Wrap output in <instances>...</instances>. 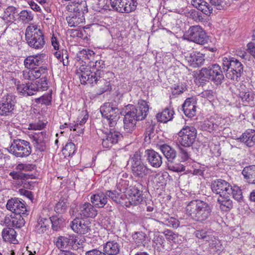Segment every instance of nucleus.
Listing matches in <instances>:
<instances>
[{
    "instance_id": "nucleus-1",
    "label": "nucleus",
    "mask_w": 255,
    "mask_h": 255,
    "mask_svg": "<svg viewBox=\"0 0 255 255\" xmlns=\"http://www.w3.org/2000/svg\"><path fill=\"white\" fill-rule=\"evenodd\" d=\"M186 214L194 221L203 223L212 216V208L208 203L201 200H193L187 205Z\"/></svg>"
},
{
    "instance_id": "nucleus-2",
    "label": "nucleus",
    "mask_w": 255,
    "mask_h": 255,
    "mask_svg": "<svg viewBox=\"0 0 255 255\" xmlns=\"http://www.w3.org/2000/svg\"><path fill=\"white\" fill-rule=\"evenodd\" d=\"M224 76L221 66L218 64H212L200 70L198 81L200 85L203 86L207 82L212 81L215 85H220L223 82Z\"/></svg>"
},
{
    "instance_id": "nucleus-3",
    "label": "nucleus",
    "mask_w": 255,
    "mask_h": 255,
    "mask_svg": "<svg viewBox=\"0 0 255 255\" xmlns=\"http://www.w3.org/2000/svg\"><path fill=\"white\" fill-rule=\"evenodd\" d=\"M25 39L28 45L35 49H41L45 44L44 35L42 31L35 25H30L26 28Z\"/></svg>"
},
{
    "instance_id": "nucleus-4",
    "label": "nucleus",
    "mask_w": 255,
    "mask_h": 255,
    "mask_svg": "<svg viewBox=\"0 0 255 255\" xmlns=\"http://www.w3.org/2000/svg\"><path fill=\"white\" fill-rule=\"evenodd\" d=\"M85 1H81L80 3L78 2H74L67 5V10L72 12L69 16L66 17L69 26L76 27L83 22L84 20V10H85L83 8H85Z\"/></svg>"
},
{
    "instance_id": "nucleus-5",
    "label": "nucleus",
    "mask_w": 255,
    "mask_h": 255,
    "mask_svg": "<svg viewBox=\"0 0 255 255\" xmlns=\"http://www.w3.org/2000/svg\"><path fill=\"white\" fill-rule=\"evenodd\" d=\"M223 69L226 71V77L232 80H237L243 72V65L238 60L234 58L224 57L222 58Z\"/></svg>"
},
{
    "instance_id": "nucleus-6",
    "label": "nucleus",
    "mask_w": 255,
    "mask_h": 255,
    "mask_svg": "<svg viewBox=\"0 0 255 255\" xmlns=\"http://www.w3.org/2000/svg\"><path fill=\"white\" fill-rule=\"evenodd\" d=\"M48 88L47 79L41 78L35 83H28L17 85L18 92L23 96H30L37 92L44 91Z\"/></svg>"
},
{
    "instance_id": "nucleus-7",
    "label": "nucleus",
    "mask_w": 255,
    "mask_h": 255,
    "mask_svg": "<svg viewBox=\"0 0 255 255\" xmlns=\"http://www.w3.org/2000/svg\"><path fill=\"white\" fill-rule=\"evenodd\" d=\"M100 112L104 119V122L107 123L110 128H115L120 118L118 109L111 103H107L100 108Z\"/></svg>"
},
{
    "instance_id": "nucleus-8",
    "label": "nucleus",
    "mask_w": 255,
    "mask_h": 255,
    "mask_svg": "<svg viewBox=\"0 0 255 255\" xmlns=\"http://www.w3.org/2000/svg\"><path fill=\"white\" fill-rule=\"evenodd\" d=\"M131 169L133 175L138 179L144 178L151 173V170L142 162L137 154H135L131 158Z\"/></svg>"
},
{
    "instance_id": "nucleus-9",
    "label": "nucleus",
    "mask_w": 255,
    "mask_h": 255,
    "mask_svg": "<svg viewBox=\"0 0 255 255\" xmlns=\"http://www.w3.org/2000/svg\"><path fill=\"white\" fill-rule=\"evenodd\" d=\"M8 151L17 157H26L31 152L29 142L22 139H15L11 143Z\"/></svg>"
},
{
    "instance_id": "nucleus-10",
    "label": "nucleus",
    "mask_w": 255,
    "mask_h": 255,
    "mask_svg": "<svg viewBox=\"0 0 255 255\" xmlns=\"http://www.w3.org/2000/svg\"><path fill=\"white\" fill-rule=\"evenodd\" d=\"M148 110L149 108L146 102L140 100L139 101L137 107L131 105L127 106L126 113L134 118L136 121H141L146 117Z\"/></svg>"
},
{
    "instance_id": "nucleus-11",
    "label": "nucleus",
    "mask_w": 255,
    "mask_h": 255,
    "mask_svg": "<svg viewBox=\"0 0 255 255\" xmlns=\"http://www.w3.org/2000/svg\"><path fill=\"white\" fill-rule=\"evenodd\" d=\"M197 135L196 128L187 126L182 128L178 133L179 143L185 147H189L193 143Z\"/></svg>"
},
{
    "instance_id": "nucleus-12",
    "label": "nucleus",
    "mask_w": 255,
    "mask_h": 255,
    "mask_svg": "<svg viewBox=\"0 0 255 255\" xmlns=\"http://www.w3.org/2000/svg\"><path fill=\"white\" fill-rule=\"evenodd\" d=\"M112 7L118 12L129 13L137 6V0H110Z\"/></svg>"
},
{
    "instance_id": "nucleus-13",
    "label": "nucleus",
    "mask_w": 255,
    "mask_h": 255,
    "mask_svg": "<svg viewBox=\"0 0 255 255\" xmlns=\"http://www.w3.org/2000/svg\"><path fill=\"white\" fill-rule=\"evenodd\" d=\"M186 36L187 39L199 44L203 45L207 42L206 33L200 25L190 26Z\"/></svg>"
},
{
    "instance_id": "nucleus-14",
    "label": "nucleus",
    "mask_w": 255,
    "mask_h": 255,
    "mask_svg": "<svg viewBox=\"0 0 255 255\" xmlns=\"http://www.w3.org/2000/svg\"><path fill=\"white\" fill-rule=\"evenodd\" d=\"M101 74L100 71L92 72L89 68L84 66H81L77 73L82 84H85L87 82L93 84L96 81V78L100 77Z\"/></svg>"
},
{
    "instance_id": "nucleus-15",
    "label": "nucleus",
    "mask_w": 255,
    "mask_h": 255,
    "mask_svg": "<svg viewBox=\"0 0 255 255\" xmlns=\"http://www.w3.org/2000/svg\"><path fill=\"white\" fill-rule=\"evenodd\" d=\"M47 73V69L46 67L40 66L38 68H26L22 72V77L25 80L33 81L42 78L46 79Z\"/></svg>"
},
{
    "instance_id": "nucleus-16",
    "label": "nucleus",
    "mask_w": 255,
    "mask_h": 255,
    "mask_svg": "<svg viewBox=\"0 0 255 255\" xmlns=\"http://www.w3.org/2000/svg\"><path fill=\"white\" fill-rule=\"evenodd\" d=\"M212 191L219 194L220 196L230 195L232 186L230 183L223 179H218L214 181L211 184Z\"/></svg>"
},
{
    "instance_id": "nucleus-17",
    "label": "nucleus",
    "mask_w": 255,
    "mask_h": 255,
    "mask_svg": "<svg viewBox=\"0 0 255 255\" xmlns=\"http://www.w3.org/2000/svg\"><path fill=\"white\" fill-rule=\"evenodd\" d=\"M70 227L74 232L85 234L91 230V223L89 220L76 218L71 222Z\"/></svg>"
},
{
    "instance_id": "nucleus-18",
    "label": "nucleus",
    "mask_w": 255,
    "mask_h": 255,
    "mask_svg": "<svg viewBox=\"0 0 255 255\" xmlns=\"http://www.w3.org/2000/svg\"><path fill=\"white\" fill-rule=\"evenodd\" d=\"M15 106L14 98L11 95L4 96L0 102V115L9 116L12 113Z\"/></svg>"
},
{
    "instance_id": "nucleus-19",
    "label": "nucleus",
    "mask_w": 255,
    "mask_h": 255,
    "mask_svg": "<svg viewBox=\"0 0 255 255\" xmlns=\"http://www.w3.org/2000/svg\"><path fill=\"white\" fill-rule=\"evenodd\" d=\"M6 209L14 214H26L27 210L25 204L17 198L9 199L6 205Z\"/></svg>"
},
{
    "instance_id": "nucleus-20",
    "label": "nucleus",
    "mask_w": 255,
    "mask_h": 255,
    "mask_svg": "<svg viewBox=\"0 0 255 255\" xmlns=\"http://www.w3.org/2000/svg\"><path fill=\"white\" fill-rule=\"evenodd\" d=\"M35 148L40 151H43L46 149V143L49 138L48 135L45 131L34 132L31 137Z\"/></svg>"
},
{
    "instance_id": "nucleus-21",
    "label": "nucleus",
    "mask_w": 255,
    "mask_h": 255,
    "mask_svg": "<svg viewBox=\"0 0 255 255\" xmlns=\"http://www.w3.org/2000/svg\"><path fill=\"white\" fill-rule=\"evenodd\" d=\"M77 212L81 218H94L98 214L96 207L89 202L80 204Z\"/></svg>"
},
{
    "instance_id": "nucleus-22",
    "label": "nucleus",
    "mask_w": 255,
    "mask_h": 255,
    "mask_svg": "<svg viewBox=\"0 0 255 255\" xmlns=\"http://www.w3.org/2000/svg\"><path fill=\"white\" fill-rule=\"evenodd\" d=\"M160 149L167 159L168 169L173 172L175 171V164L174 163L175 152L174 150L167 144L161 145Z\"/></svg>"
},
{
    "instance_id": "nucleus-23",
    "label": "nucleus",
    "mask_w": 255,
    "mask_h": 255,
    "mask_svg": "<svg viewBox=\"0 0 255 255\" xmlns=\"http://www.w3.org/2000/svg\"><path fill=\"white\" fill-rule=\"evenodd\" d=\"M185 58L190 66L193 68H198L202 66L205 60L204 55L197 51L191 53L189 56H186Z\"/></svg>"
},
{
    "instance_id": "nucleus-24",
    "label": "nucleus",
    "mask_w": 255,
    "mask_h": 255,
    "mask_svg": "<svg viewBox=\"0 0 255 255\" xmlns=\"http://www.w3.org/2000/svg\"><path fill=\"white\" fill-rule=\"evenodd\" d=\"M146 160L153 167H159L162 163V158L160 154L152 149H147L145 151Z\"/></svg>"
},
{
    "instance_id": "nucleus-25",
    "label": "nucleus",
    "mask_w": 255,
    "mask_h": 255,
    "mask_svg": "<svg viewBox=\"0 0 255 255\" xmlns=\"http://www.w3.org/2000/svg\"><path fill=\"white\" fill-rule=\"evenodd\" d=\"M115 128H111L110 132L107 135L106 138L102 139V145L104 147L109 148L113 144L118 142L121 137V134L119 132L113 130Z\"/></svg>"
},
{
    "instance_id": "nucleus-26",
    "label": "nucleus",
    "mask_w": 255,
    "mask_h": 255,
    "mask_svg": "<svg viewBox=\"0 0 255 255\" xmlns=\"http://www.w3.org/2000/svg\"><path fill=\"white\" fill-rule=\"evenodd\" d=\"M43 54L30 55L27 57L24 61V65L26 68H37V66L42 65L43 62Z\"/></svg>"
},
{
    "instance_id": "nucleus-27",
    "label": "nucleus",
    "mask_w": 255,
    "mask_h": 255,
    "mask_svg": "<svg viewBox=\"0 0 255 255\" xmlns=\"http://www.w3.org/2000/svg\"><path fill=\"white\" fill-rule=\"evenodd\" d=\"M142 191L137 187H131L127 192L128 198L130 203L137 205L141 203L143 200Z\"/></svg>"
},
{
    "instance_id": "nucleus-28",
    "label": "nucleus",
    "mask_w": 255,
    "mask_h": 255,
    "mask_svg": "<svg viewBox=\"0 0 255 255\" xmlns=\"http://www.w3.org/2000/svg\"><path fill=\"white\" fill-rule=\"evenodd\" d=\"M90 201L95 207L103 208L107 203L108 198L105 192H98L90 196Z\"/></svg>"
},
{
    "instance_id": "nucleus-29",
    "label": "nucleus",
    "mask_w": 255,
    "mask_h": 255,
    "mask_svg": "<svg viewBox=\"0 0 255 255\" xmlns=\"http://www.w3.org/2000/svg\"><path fill=\"white\" fill-rule=\"evenodd\" d=\"M237 139L244 142L247 146L253 147L255 144V130L247 129Z\"/></svg>"
},
{
    "instance_id": "nucleus-30",
    "label": "nucleus",
    "mask_w": 255,
    "mask_h": 255,
    "mask_svg": "<svg viewBox=\"0 0 255 255\" xmlns=\"http://www.w3.org/2000/svg\"><path fill=\"white\" fill-rule=\"evenodd\" d=\"M95 83L97 85L98 88V94L101 95L106 91H110L112 88L110 80H107L105 78V74L96 78Z\"/></svg>"
},
{
    "instance_id": "nucleus-31",
    "label": "nucleus",
    "mask_w": 255,
    "mask_h": 255,
    "mask_svg": "<svg viewBox=\"0 0 255 255\" xmlns=\"http://www.w3.org/2000/svg\"><path fill=\"white\" fill-rule=\"evenodd\" d=\"M5 223L8 226L19 228L24 225L25 221L21 214H15L14 216L11 215L9 217L5 218Z\"/></svg>"
},
{
    "instance_id": "nucleus-32",
    "label": "nucleus",
    "mask_w": 255,
    "mask_h": 255,
    "mask_svg": "<svg viewBox=\"0 0 255 255\" xmlns=\"http://www.w3.org/2000/svg\"><path fill=\"white\" fill-rule=\"evenodd\" d=\"M119 252V244L115 241H109L104 245V253L106 255H117Z\"/></svg>"
},
{
    "instance_id": "nucleus-33",
    "label": "nucleus",
    "mask_w": 255,
    "mask_h": 255,
    "mask_svg": "<svg viewBox=\"0 0 255 255\" xmlns=\"http://www.w3.org/2000/svg\"><path fill=\"white\" fill-rule=\"evenodd\" d=\"M136 121L130 115L126 113L124 119V129L126 132L131 133L135 128Z\"/></svg>"
},
{
    "instance_id": "nucleus-34",
    "label": "nucleus",
    "mask_w": 255,
    "mask_h": 255,
    "mask_svg": "<svg viewBox=\"0 0 255 255\" xmlns=\"http://www.w3.org/2000/svg\"><path fill=\"white\" fill-rule=\"evenodd\" d=\"M217 201L222 211H228L233 207V202L230 199V195L220 196Z\"/></svg>"
},
{
    "instance_id": "nucleus-35",
    "label": "nucleus",
    "mask_w": 255,
    "mask_h": 255,
    "mask_svg": "<svg viewBox=\"0 0 255 255\" xmlns=\"http://www.w3.org/2000/svg\"><path fill=\"white\" fill-rule=\"evenodd\" d=\"M242 174L248 182L255 184V165L245 167Z\"/></svg>"
},
{
    "instance_id": "nucleus-36",
    "label": "nucleus",
    "mask_w": 255,
    "mask_h": 255,
    "mask_svg": "<svg viewBox=\"0 0 255 255\" xmlns=\"http://www.w3.org/2000/svg\"><path fill=\"white\" fill-rule=\"evenodd\" d=\"M17 14L18 15L17 9L14 6H9L5 9L2 18L9 22H12L16 20Z\"/></svg>"
},
{
    "instance_id": "nucleus-37",
    "label": "nucleus",
    "mask_w": 255,
    "mask_h": 255,
    "mask_svg": "<svg viewBox=\"0 0 255 255\" xmlns=\"http://www.w3.org/2000/svg\"><path fill=\"white\" fill-rule=\"evenodd\" d=\"M174 114L173 110L165 109L162 112L157 114L156 119L159 122L166 123L173 119Z\"/></svg>"
},
{
    "instance_id": "nucleus-38",
    "label": "nucleus",
    "mask_w": 255,
    "mask_h": 255,
    "mask_svg": "<svg viewBox=\"0 0 255 255\" xmlns=\"http://www.w3.org/2000/svg\"><path fill=\"white\" fill-rule=\"evenodd\" d=\"M68 242V250H77L83 247L82 242L78 240V237L74 234L67 235Z\"/></svg>"
},
{
    "instance_id": "nucleus-39",
    "label": "nucleus",
    "mask_w": 255,
    "mask_h": 255,
    "mask_svg": "<svg viewBox=\"0 0 255 255\" xmlns=\"http://www.w3.org/2000/svg\"><path fill=\"white\" fill-rule=\"evenodd\" d=\"M2 236L5 242L15 244L16 232L12 228H7L4 229L2 232Z\"/></svg>"
},
{
    "instance_id": "nucleus-40",
    "label": "nucleus",
    "mask_w": 255,
    "mask_h": 255,
    "mask_svg": "<svg viewBox=\"0 0 255 255\" xmlns=\"http://www.w3.org/2000/svg\"><path fill=\"white\" fill-rule=\"evenodd\" d=\"M182 109L185 116L189 118H192L196 115V106L189 101H185Z\"/></svg>"
},
{
    "instance_id": "nucleus-41",
    "label": "nucleus",
    "mask_w": 255,
    "mask_h": 255,
    "mask_svg": "<svg viewBox=\"0 0 255 255\" xmlns=\"http://www.w3.org/2000/svg\"><path fill=\"white\" fill-rule=\"evenodd\" d=\"M18 20L23 24H26L32 21L34 15L32 11L28 10H22L18 13Z\"/></svg>"
},
{
    "instance_id": "nucleus-42",
    "label": "nucleus",
    "mask_w": 255,
    "mask_h": 255,
    "mask_svg": "<svg viewBox=\"0 0 255 255\" xmlns=\"http://www.w3.org/2000/svg\"><path fill=\"white\" fill-rule=\"evenodd\" d=\"M50 221L47 218H40L35 225V231L39 234L44 233L48 228Z\"/></svg>"
},
{
    "instance_id": "nucleus-43",
    "label": "nucleus",
    "mask_w": 255,
    "mask_h": 255,
    "mask_svg": "<svg viewBox=\"0 0 255 255\" xmlns=\"http://www.w3.org/2000/svg\"><path fill=\"white\" fill-rule=\"evenodd\" d=\"M214 121L215 119L214 118H210L209 120H205L203 122L201 123V129L209 132L216 130L218 127V125Z\"/></svg>"
},
{
    "instance_id": "nucleus-44",
    "label": "nucleus",
    "mask_w": 255,
    "mask_h": 255,
    "mask_svg": "<svg viewBox=\"0 0 255 255\" xmlns=\"http://www.w3.org/2000/svg\"><path fill=\"white\" fill-rule=\"evenodd\" d=\"M132 239L134 243L137 246H145L147 239V236L145 233L142 232H136L132 235Z\"/></svg>"
},
{
    "instance_id": "nucleus-45",
    "label": "nucleus",
    "mask_w": 255,
    "mask_h": 255,
    "mask_svg": "<svg viewBox=\"0 0 255 255\" xmlns=\"http://www.w3.org/2000/svg\"><path fill=\"white\" fill-rule=\"evenodd\" d=\"M55 243L57 248L60 250V252L69 251L67 235L58 237L56 238Z\"/></svg>"
},
{
    "instance_id": "nucleus-46",
    "label": "nucleus",
    "mask_w": 255,
    "mask_h": 255,
    "mask_svg": "<svg viewBox=\"0 0 255 255\" xmlns=\"http://www.w3.org/2000/svg\"><path fill=\"white\" fill-rule=\"evenodd\" d=\"M9 175L13 180L18 182V184H23L24 180L29 178L30 177L28 174L14 171L10 172Z\"/></svg>"
},
{
    "instance_id": "nucleus-47",
    "label": "nucleus",
    "mask_w": 255,
    "mask_h": 255,
    "mask_svg": "<svg viewBox=\"0 0 255 255\" xmlns=\"http://www.w3.org/2000/svg\"><path fill=\"white\" fill-rule=\"evenodd\" d=\"M52 99V92L48 93L47 94L43 95L38 98L35 99V102L37 104L49 105L51 104Z\"/></svg>"
},
{
    "instance_id": "nucleus-48",
    "label": "nucleus",
    "mask_w": 255,
    "mask_h": 255,
    "mask_svg": "<svg viewBox=\"0 0 255 255\" xmlns=\"http://www.w3.org/2000/svg\"><path fill=\"white\" fill-rule=\"evenodd\" d=\"M231 190L230 192V196L232 194L233 197L238 202H241L243 200L242 192L239 187L237 186H232Z\"/></svg>"
},
{
    "instance_id": "nucleus-49",
    "label": "nucleus",
    "mask_w": 255,
    "mask_h": 255,
    "mask_svg": "<svg viewBox=\"0 0 255 255\" xmlns=\"http://www.w3.org/2000/svg\"><path fill=\"white\" fill-rule=\"evenodd\" d=\"M239 95L242 101L244 102L249 103L251 101H253L254 99V94L248 90L240 91Z\"/></svg>"
},
{
    "instance_id": "nucleus-50",
    "label": "nucleus",
    "mask_w": 255,
    "mask_h": 255,
    "mask_svg": "<svg viewBox=\"0 0 255 255\" xmlns=\"http://www.w3.org/2000/svg\"><path fill=\"white\" fill-rule=\"evenodd\" d=\"M210 3L218 10L223 9L229 4L226 0H210Z\"/></svg>"
},
{
    "instance_id": "nucleus-51",
    "label": "nucleus",
    "mask_w": 255,
    "mask_h": 255,
    "mask_svg": "<svg viewBox=\"0 0 255 255\" xmlns=\"http://www.w3.org/2000/svg\"><path fill=\"white\" fill-rule=\"evenodd\" d=\"M213 6L211 3L204 1L200 6L199 10L206 15H210L213 11Z\"/></svg>"
},
{
    "instance_id": "nucleus-52",
    "label": "nucleus",
    "mask_w": 255,
    "mask_h": 255,
    "mask_svg": "<svg viewBox=\"0 0 255 255\" xmlns=\"http://www.w3.org/2000/svg\"><path fill=\"white\" fill-rule=\"evenodd\" d=\"M63 151L66 156L73 155L75 151V144L72 142H67L63 148Z\"/></svg>"
},
{
    "instance_id": "nucleus-53",
    "label": "nucleus",
    "mask_w": 255,
    "mask_h": 255,
    "mask_svg": "<svg viewBox=\"0 0 255 255\" xmlns=\"http://www.w3.org/2000/svg\"><path fill=\"white\" fill-rule=\"evenodd\" d=\"M107 198H110L113 201L118 203L120 201V193L116 191L107 190L105 192Z\"/></svg>"
},
{
    "instance_id": "nucleus-54",
    "label": "nucleus",
    "mask_w": 255,
    "mask_h": 255,
    "mask_svg": "<svg viewBox=\"0 0 255 255\" xmlns=\"http://www.w3.org/2000/svg\"><path fill=\"white\" fill-rule=\"evenodd\" d=\"M90 66L91 67L95 68L96 69V71H100L102 73L100 74V76H103L104 75V72L103 70H102V69L105 67V62L103 60H97L93 65L91 64Z\"/></svg>"
},
{
    "instance_id": "nucleus-55",
    "label": "nucleus",
    "mask_w": 255,
    "mask_h": 255,
    "mask_svg": "<svg viewBox=\"0 0 255 255\" xmlns=\"http://www.w3.org/2000/svg\"><path fill=\"white\" fill-rule=\"evenodd\" d=\"M67 207L66 203L64 200H60L55 207V211L59 214H62L65 212Z\"/></svg>"
},
{
    "instance_id": "nucleus-56",
    "label": "nucleus",
    "mask_w": 255,
    "mask_h": 255,
    "mask_svg": "<svg viewBox=\"0 0 255 255\" xmlns=\"http://www.w3.org/2000/svg\"><path fill=\"white\" fill-rule=\"evenodd\" d=\"M209 245L210 248L216 251H220L222 249V245L220 241L216 237H215L214 239L211 241L209 244Z\"/></svg>"
},
{
    "instance_id": "nucleus-57",
    "label": "nucleus",
    "mask_w": 255,
    "mask_h": 255,
    "mask_svg": "<svg viewBox=\"0 0 255 255\" xmlns=\"http://www.w3.org/2000/svg\"><path fill=\"white\" fill-rule=\"evenodd\" d=\"M190 17L196 22L201 21L203 19L202 14L196 10L190 11Z\"/></svg>"
},
{
    "instance_id": "nucleus-58",
    "label": "nucleus",
    "mask_w": 255,
    "mask_h": 255,
    "mask_svg": "<svg viewBox=\"0 0 255 255\" xmlns=\"http://www.w3.org/2000/svg\"><path fill=\"white\" fill-rule=\"evenodd\" d=\"M48 219L50 221V224H52V228L53 230L57 231L60 228V222H61V220L54 217L50 218Z\"/></svg>"
},
{
    "instance_id": "nucleus-59",
    "label": "nucleus",
    "mask_w": 255,
    "mask_h": 255,
    "mask_svg": "<svg viewBox=\"0 0 255 255\" xmlns=\"http://www.w3.org/2000/svg\"><path fill=\"white\" fill-rule=\"evenodd\" d=\"M95 54L94 52L90 49H83L80 52L79 56L82 57V58L90 59L91 57L93 56Z\"/></svg>"
},
{
    "instance_id": "nucleus-60",
    "label": "nucleus",
    "mask_w": 255,
    "mask_h": 255,
    "mask_svg": "<svg viewBox=\"0 0 255 255\" xmlns=\"http://www.w3.org/2000/svg\"><path fill=\"white\" fill-rule=\"evenodd\" d=\"M201 96L208 99H212L216 96V92L212 90H207L202 92Z\"/></svg>"
},
{
    "instance_id": "nucleus-61",
    "label": "nucleus",
    "mask_w": 255,
    "mask_h": 255,
    "mask_svg": "<svg viewBox=\"0 0 255 255\" xmlns=\"http://www.w3.org/2000/svg\"><path fill=\"white\" fill-rule=\"evenodd\" d=\"M45 124L41 122L36 123H32L29 125V129L33 130H41L45 128Z\"/></svg>"
},
{
    "instance_id": "nucleus-62",
    "label": "nucleus",
    "mask_w": 255,
    "mask_h": 255,
    "mask_svg": "<svg viewBox=\"0 0 255 255\" xmlns=\"http://www.w3.org/2000/svg\"><path fill=\"white\" fill-rule=\"evenodd\" d=\"M88 118V115L87 114L85 115L83 118H82L81 120L79 121V123H77V124H75L73 126H70V130L73 129V130H76V128L78 127L79 125L83 126L86 122Z\"/></svg>"
},
{
    "instance_id": "nucleus-63",
    "label": "nucleus",
    "mask_w": 255,
    "mask_h": 255,
    "mask_svg": "<svg viewBox=\"0 0 255 255\" xmlns=\"http://www.w3.org/2000/svg\"><path fill=\"white\" fill-rule=\"evenodd\" d=\"M154 128V125L152 124L148 123L147 125L145 132L146 137H149V138H150V136L153 133Z\"/></svg>"
},
{
    "instance_id": "nucleus-64",
    "label": "nucleus",
    "mask_w": 255,
    "mask_h": 255,
    "mask_svg": "<svg viewBox=\"0 0 255 255\" xmlns=\"http://www.w3.org/2000/svg\"><path fill=\"white\" fill-rule=\"evenodd\" d=\"M18 193L20 195L25 196L30 200H32L33 198L32 192L26 189H20L18 190Z\"/></svg>"
}]
</instances>
